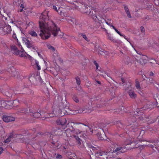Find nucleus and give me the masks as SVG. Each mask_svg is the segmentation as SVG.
I'll return each instance as SVG.
<instances>
[{
  "mask_svg": "<svg viewBox=\"0 0 159 159\" xmlns=\"http://www.w3.org/2000/svg\"><path fill=\"white\" fill-rule=\"evenodd\" d=\"M79 159H82V158H79Z\"/></svg>",
  "mask_w": 159,
  "mask_h": 159,
  "instance_id": "64",
  "label": "nucleus"
},
{
  "mask_svg": "<svg viewBox=\"0 0 159 159\" xmlns=\"http://www.w3.org/2000/svg\"><path fill=\"white\" fill-rule=\"evenodd\" d=\"M157 63V64H158L159 65V62Z\"/></svg>",
  "mask_w": 159,
  "mask_h": 159,
  "instance_id": "61",
  "label": "nucleus"
},
{
  "mask_svg": "<svg viewBox=\"0 0 159 159\" xmlns=\"http://www.w3.org/2000/svg\"><path fill=\"white\" fill-rule=\"evenodd\" d=\"M149 75L150 76H153L154 75V74L152 72H150Z\"/></svg>",
  "mask_w": 159,
  "mask_h": 159,
  "instance_id": "52",
  "label": "nucleus"
},
{
  "mask_svg": "<svg viewBox=\"0 0 159 159\" xmlns=\"http://www.w3.org/2000/svg\"><path fill=\"white\" fill-rule=\"evenodd\" d=\"M79 36H82L83 38L86 41L88 42H89V39L88 38L86 37V35L84 33H80L79 34Z\"/></svg>",
  "mask_w": 159,
  "mask_h": 159,
  "instance_id": "25",
  "label": "nucleus"
},
{
  "mask_svg": "<svg viewBox=\"0 0 159 159\" xmlns=\"http://www.w3.org/2000/svg\"><path fill=\"white\" fill-rule=\"evenodd\" d=\"M155 106H156L157 108L159 110V104L157 102V104L155 105V103L153 104V103H151L150 102H149L146 106H145L143 107V109L144 110H147L148 109H152Z\"/></svg>",
  "mask_w": 159,
  "mask_h": 159,
  "instance_id": "12",
  "label": "nucleus"
},
{
  "mask_svg": "<svg viewBox=\"0 0 159 159\" xmlns=\"http://www.w3.org/2000/svg\"><path fill=\"white\" fill-rule=\"evenodd\" d=\"M74 137L76 140L77 143L79 145H80L81 144L80 139L78 137L74 135Z\"/></svg>",
  "mask_w": 159,
  "mask_h": 159,
  "instance_id": "28",
  "label": "nucleus"
},
{
  "mask_svg": "<svg viewBox=\"0 0 159 159\" xmlns=\"http://www.w3.org/2000/svg\"><path fill=\"white\" fill-rule=\"evenodd\" d=\"M133 142L136 143V141H135L134 139H131V140L127 139L125 141L124 144L125 145H127L131 144Z\"/></svg>",
  "mask_w": 159,
  "mask_h": 159,
  "instance_id": "22",
  "label": "nucleus"
},
{
  "mask_svg": "<svg viewBox=\"0 0 159 159\" xmlns=\"http://www.w3.org/2000/svg\"><path fill=\"white\" fill-rule=\"evenodd\" d=\"M8 71L12 75V76H14L15 75L16 71L15 69L13 66H12L10 68L8 69Z\"/></svg>",
  "mask_w": 159,
  "mask_h": 159,
  "instance_id": "19",
  "label": "nucleus"
},
{
  "mask_svg": "<svg viewBox=\"0 0 159 159\" xmlns=\"http://www.w3.org/2000/svg\"><path fill=\"white\" fill-rule=\"evenodd\" d=\"M121 79L122 81L123 82V83H124V80L123 79L121 78Z\"/></svg>",
  "mask_w": 159,
  "mask_h": 159,
  "instance_id": "57",
  "label": "nucleus"
},
{
  "mask_svg": "<svg viewBox=\"0 0 159 159\" xmlns=\"http://www.w3.org/2000/svg\"><path fill=\"white\" fill-rule=\"evenodd\" d=\"M13 135L12 134H11L10 136L5 140V143H8L10 142L11 138L13 137Z\"/></svg>",
  "mask_w": 159,
  "mask_h": 159,
  "instance_id": "29",
  "label": "nucleus"
},
{
  "mask_svg": "<svg viewBox=\"0 0 159 159\" xmlns=\"http://www.w3.org/2000/svg\"><path fill=\"white\" fill-rule=\"evenodd\" d=\"M127 150V149L125 147H119L115 149H113V150H111L110 152L111 153H123L126 152Z\"/></svg>",
  "mask_w": 159,
  "mask_h": 159,
  "instance_id": "10",
  "label": "nucleus"
},
{
  "mask_svg": "<svg viewBox=\"0 0 159 159\" xmlns=\"http://www.w3.org/2000/svg\"><path fill=\"white\" fill-rule=\"evenodd\" d=\"M131 83L130 82H128L125 83L123 85V88L125 90H128L130 88Z\"/></svg>",
  "mask_w": 159,
  "mask_h": 159,
  "instance_id": "18",
  "label": "nucleus"
},
{
  "mask_svg": "<svg viewBox=\"0 0 159 159\" xmlns=\"http://www.w3.org/2000/svg\"><path fill=\"white\" fill-rule=\"evenodd\" d=\"M122 36L125 39L127 40V38H126V37L125 35H123V36Z\"/></svg>",
  "mask_w": 159,
  "mask_h": 159,
  "instance_id": "55",
  "label": "nucleus"
},
{
  "mask_svg": "<svg viewBox=\"0 0 159 159\" xmlns=\"http://www.w3.org/2000/svg\"><path fill=\"white\" fill-rule=\"evenodd\" d=\"M109 39L112 41H114L115 40L112 37H109Z\"/></svg>",
  "mask_w": 159,
  "mask_h": 159,
  "instance_id": "43",
  "label": "nucleus"
},
{
  "mask_svg": "<svg viewBox=\"0 0 159 159\" xmlns=\"http://www.w3.org/2000/svg\"><path fill=\"white\" fill-rule=\"evenodd\" d=\"M117 33L121 36H123V35L121 34L119 31L117 32Z\"/></svg>",
  "mask_w": 159,
  "mask_h": 159,
  "instance_id": "48",
  "label": "nucleus"
},
{
  "mask_svg": "<svg viewBox=\"0 0 159 159\" xmlns=\"http://www.w3.org/2000/svg\"><path fill=\"white\" fill-rule=\"evenodd\" d=\"M22 40L23 42L25 43V44L28 46L30 47L31 46V44L30 41L26 38H23Z\"/></svg>",
  "mask_w": 159,
  "mask_h": 159,
  "instance_id": "23",
  "label": "nucleus"
},
{
  "mask_svg": "<svg viewBox=\"0 0 159 159\" xmlns=\"http://www.w3.org/2000/svg\"><path fill=\"white\" fill-rule=\"evenodd\" d=\"M117 33L121 36H123V35L121 34L119 31L117 32Z\"/></svg>",
  "mask_w": 159,
  "mask_h": 159,
  "instance_id": "47",
  "label": "nucleus"
},
{
  "mask_svg": "<svg viewBox=\"0 0 159 159\" xmlns=\"http://www.w3.org/2000/svg\"><path fill=\"white\" fill-rule=\"evenodd\" d=\"M117 159H122L121 158H118Z\"/></svg>",
  "mask_w": 159,
  "mask_h": 159,
  "instance_id": "62",
  "label": "nucleus"
},
{
  "mask_svg": "<svg viewBox=\"0 0 159 159\" xmlns=\"http://www.w3.org/2000/svg\"><path fill=\"white\" fill-rule=\"evenodd\" d=\"M76 83L77 84L80 85V80L79 77H77L75 78Z\"/></svg>",
  "mask_w": 159,
  "mask_h": 159,
  "instance_id": "31",
  "label": "nucleus"
},
{
  "mask_svg": "<svg viewBox=\"0 0 159 159\" xmlns=\"http://www.w3.org/2000/svg\"><path fill=\"white\" fill-rule=\"evenodd\" d=\"M101 140H104V139H102V138H101Z\"/></svg>",
  "mask_w": 159,
  "mask_h": 159,
  "instance_id": "60",
  "label": "nucleus"
},
{
  "mask_svg": "<svg viewBox=\"0 0 159 159\" xmlns=\"http://www.w3.org/2000/svg\"><path fill=\"white\" fill-rule=\"evenodd\" d=\"M3 151V149H2V147H0V154H1L2 153Z\"/></svg>",
  "mask_w": 159,
  "mask_h": 159,
  "instance_id": "46",
  "label": "nucleus"
},
{
  "mask_svg": "<svg viewBox=\"0 0 159 159\" xmlns=\"http://www.w3.org/2000/svg\"><path fill=\"white\" fill-rule=\"evenodd\" d=\"M16 136L18 139H21L23 138V135L21 134H17Z\"/></svg>",
  "mask_w": 159,
  "mask_h": 159,
  "instance_id": "36",
  "label": "nucleus"
},
{
  "mask_svg": "<svg viewBox=\"0 0 159 159\" xmlns=\"http://www.w3.org/2000/svg\"><path fill=\"white\" fill-rule=\"evenodd\" d=\"M3 31L6 34H9L11 33V26L9 25H5L3 27H0V31Z\"/></svg>",
  "mask_w": 159,
  "mask_h": 159,
  "instance_id": "13",
  "label": "nucleus"
},
{
  "mask_svg": "<svg viewBox=\"0 0 159 159\" xmlns=\"http://www.w3.org/2000/svg\"><path fill=\"white\" fill-rule=\"evenodd\" d=\"M23 8H22L21 9L18 11H19L20 12H22L23 11Z\"/></svg>",
  "mask_w": 159,
  "mask_h": 159,
  "instance_id": "53",
  "label": "nucleus"
},
{
  "mask_svg": "<svg viewBox=\"0 0 159 159\" xmlns=\"http://www.w3.org/2000/svg\"><path fill=\"white\" fill-rule=\"evenodd\" d=\"M99 15H98L97 16V15H93L92 14L91 15L92 16V18L94 20L96 21L98 20L99 22H102L103 20H104L105 22V23L107 25H108L109 22L107 21L106 20H105L103 18V14L102 11H99V12H98Z\"/></svg>",
  "mask_w": 159,
  "mask_h": 159,
  "instance_id": "9",
  "label": "nucleus"
},
{
  "mask_svg": "<svg viewBox=\"0 0 159 159\" xmlns=\"http://www.w3.org/2000/svg\"><path fill=\"white\" fill-rule=\"evenodd\" d=\"M136 112H137V113H138V114H139V113L136 111Z\"/></svg>",
  "mask_w": 159,
  "mask_h": 159,
  "instance_id": "63",
  "label": "nucleus"
},
{
  "mask_svg": "<svg viewBox=\"0 0 159 159\" xmlns=\"http://www.w3.org/2000/svg\"><path fill=\"white\" fill-rule=\"evenodd\" d=\"M2 119L3 120L6 122H9L15 120V117L6 115L3 116Z\"/></svg>",
  "mask_w": 159,
  "mask_h": 159,
  "instance_id": "15",
  "label": "nucleus"
},
{
  "mask_svg": "<svg viewBox=\"0 0 159 159\" xmlns=\"http://www.w3.org/2000/svg\"><path fill=\"white\" fill-rule=\"evenodd\" d=\"M22 50V51H20L18 49L17 47L15 45H13L11 46V48L13 53L16 55H19L20 57H24L25 58H26V52H25L24 49L22 48V46L20 45Z\"/></svg>",
  "mask_w": 159,
  "mask_h": 159,
  "instance_id": "7",
  "label": "nucleus"
},
{
  "mask_svg": "<svg viewBox=\"0 0 159 159\" xmlns=\"http://www.w3.org/2000/svg\"><path fill=\"white\" fill-rule=\"evenodd\" d=\"M0 102L1 103H0V107L9 109H11L13 107H17L19 104V101L18 99L10 101L8 102L7 104V102L4 100H0Z\"/></svg>",
  "mask_w": 159,
  "mask_h": 159,
  "instance_id": "5",
  "label": "nucleus"
},
{
  "mask_svg": "<svg viewBox=\"0 0 159 159\" xmlns=\"http://www.w3.org/2000/svg\"><path fill=\"white\" fill-rule=\"evenodd\" d=\"M48 13V11L45 10L39 16V23L41 32L39 35L43 39H48L51 34L54 37L57 36L60 31V29L55 23L49 20Z\"/></svg>",
  "mask_w": 159,
  "mask_h": 159,
  "instance_id": "1",
  "label": "nucleus"
},
{
  "mask_svg": "<svg viewBox=\"0 0 159 159\" xmlns=\"http://www.w3.org/2000/svg\"><path fill=\"white\" fill-rule=\"evenodd\" d=\"M131 119L133 120V121H132L133 124H131V129L134 131L139 130V128H138L137 127L138 126L137 122H136V121L135 118L133 116L132 117Z\"/></svg>",
  "mask_w": 159,
  "mask_h": 159,
  "instance_id": "11",
  "label": "nucleus"
},
{
  "mask_svg": "<svg viewBox=\"0 0 159 159\" xmlns=\"http://www.w3.org/2000/svg\"><path fill=\"white\" fill-rule=\"evenodd\" d=\"M74 130V128L72 126L70 128V129L66 130L65 131V133L67 137H71L73 135Z\"/></svg>",
  "mask_w": 159,
  "mask_h": 159,
  "instance_id": "14",
  "label": "nucleus"
},
{
  "mask_svg": "<svg viewBox=\"0 0 159 159\" xmlns=\"http://www.w3.org/2000/svg\"><path fill=\"white\" fill-rule=\"evenodd\" d=\"M80 3L83 6L82 7L80 11L83 13H85L87 15H89L92 17L91 14L99 15L98 12L101 11V8L98 9L99 7L98 6V3L95 4V2L89 1V0H83Z\"/></svg>",
  "mask_w": 159,
  "mask_h": 159,
  "instance_id": "2",
  "label": "nucleus"
},
{
  "mask_svg": "<svg viewBox=\"0 0 159 159\" xmlns=\"http://www.w3.org/2000/svg\"><path fill=\"white\" fill-rule=\"evenodd\" d=\"M135 87L136 88V89L139 90V91H141V88L140 87L139 82L137 81V80H136V82H135Z\"/></svg>",
  "mask_w": 159,
  "mask_h": 159,
  "instance_id": "24",
  "label": "nucleus"
},
{
  "mask_svg": "<svg viewBox=\"0 0 159 159\" xmlns=\"http://www.w3.org/2000/svg\"><path fill=\"white\" fill-rule=\"evenodd\" d=\"M29 34L32 37H37V33L34 31H31L30 32Z\"/></svg>",
  "mask_w": 159,
  "mask_h": 159,
  "instance_id": "30",
  "label": "nucleus"
},
{
  "mask_svg": "<svg viewBox=\"0 0 159 159\" xmlns=\"http://www.w3.org/2000/svg\"><path fill=\"white\" fill-rule=\"evenodd\" d=\"M124 8L125 11H129V9L128 7L126 6L125 5L124 7Z\"/></svg>",
  "mask_w": 159,
  "mask_h": 159,
  "instance_id": "38",
  "label": "nucleus"
},
{
  "mask_svg": "<svg viewBox=\"0 0 159 159\" xmlns=\"http://www.w3.org/2000/svg\"><path fill=\"white\" fill-rule=\"evenodd\" d=\"M66 120L65 118H61L58 120L57 121V125H60V129H58L56 131V135H61L62 134V132L64 131L66 127Z\"/></svg>",
  "mask_w": 159,
  "mask_h": 159,
  "instance_id": "6",
  "label": "nucleus"
},
{
  "mask_svg": "<svg viewBox=\"0 0 159 159\" xmlns=\"http://www.w3.org/2000/svg\"><path fill=\"white\" fill-rule=\"evenodd\" d=\"M141 31L142 33H143L145 31V29L143 26H141Z\"/></svg>",
  "mask_w": 159,
  "mask_h": 159,
  "instance_id": "39",
  "label": "nucleus"
},
{
  "mask_svg": "<svg viewBox=\"0 0 159 159\" xmlns=\"http://www.w3.org/2000/svg\"><path fill=\"white\" fill-rule=\"evenodd\" d=\"M139 93L140 94V95L142 96H143V93L141 91H139Z\"/></svg>",
  "mask_w": 159,
  "mask_h": 159,
  "instance_id": "45",
  "label": "nucleus"
},
{
  "mask_svg": "<svg viewBox=\"0 0 159 159\" xmlns=\"http://www.w3.org/2000/svg\"><path fill=\"white\" fill-rule=\"evenodd\" d=\"M12 37L14 39H15L16 38V34H13L12 35Z\"/></svg>",
  "mask_w": 159,
  "mask_h": 159,
  "instance_id": "51",
  "label": "nucleus"
},
{
  "mask_svg": "<svg viewBox=\"0 0 159 159\" xmlns=\"http://www.w3.org/2000/svg\"><path fill=\"white\" fill-rule=\"evenodd\" d=\"M148 60V57L145 55L140 56V61L141 62L142 61L144 63H146Z\"/></svg>",
  "mask_w": 159,
  "mask_h": 159,
  "instance_id": "21",
  "label": "nucleus"
},
{
  "mask_svg": "<svg viewBox=\"0 0 159 159\" xmlns=\"http://www.w3.org/2000/svg\"><path fill=\"white\" fill-rule=\"evenodd\" d=\"M125 12H126V13L127 16L129 18H131V15L130 14L129 11H125Z\"/></svg>",
  "mask_w": 159,
  "mask_h": 159,
  "instance_id": "35",
  "label": "nucleus"
},
{
  "mask_svg": "<svg viewBox=\"0 0 159 159\" xmlns=\"http://www.w3.org/2000/svg\"><path fill=\"white\" fill-rule=\"evenodd\" d=\"M58 2L59 3V5L61 6H65L66 5V2H68V3L71 4V6H70L73 8L77 9L78 6L77 5L78 4V2L75 0H67V1H65L64 0H58Z\"/></svg>",
  "mask_w": 159,
  "mask_h": 159,
  "instance_id": "8",
  "label": "nucleus"
},
{
  "mask_svg": "<svg viewBox=\"0 0 159 159\" xmlns=\"http://www.w3.org/2000/svg\"><path fill=\"white\" fill-rule=\"evenodd\" d=\"M19 113H24L25 114H30L31 116H33L36 118H40L44 120L46 118L45 117L46 116L47 114L44 115L41 112H37V110L33 109L32 107H29L28 108L25 110L23 108H21L18 111Z\"/></svg>",
  "mask_w": 159,
  "mask_h": 159,
  "instance_id": "3",
  "label": "nucleus"
},
{
  "mask_svg": "<svg viewBox=\"0 0 159 159\" xmlns=\"http://www.w3.org/2000/svg\"><path fill=\"white\" fill-rule=\"evenodd\" d=\"M112 28L115 30V31L117 33L118 30L114 26H112Z\"/></svg>",
  "mask_w": 159,
  "mask_h": 159,
  "instance_id": "44",
  "label": "nucleus"
},
{
  "mask_svg": "<svg viewBox=\"0 0 159 159\" xmlns=\"http://www.w3.org/2000/svg\"><path fill=\"white\" fill-rule=\"evenodd\" d=\"M97 106L98 107H102V106H100V105H99L98 104H97Z\"/></svg>",
  "mask_w": 159,
  "mask_h": 159,
  "instance_id": "56",
  "label": "nucleus"
},
{
  "mask_svg": "<svg viewBox=\"0 0 159 159\" xmlns=\"http://www.w3.org/2000/svg\"><path fill=\"white\" fill-rule=\"evenodd\" d=\"M65 109H66V107L62 110L59 107H56L54 108L52 113L47 114V116L45 117L48 118L55 116H63L65 115L66 113H68L67 111L65 110Z\"/></svg>",
  "mask_w": 159,
  "mask_h": 159,
  "instance_id": "4",
  "label": "nucleus"
},
{
  "mask_svg": "<svg viewBox=\"0 0 159 159\" xmlns=\"http://www.w3.org/2000/svg\"><path fill=\"white\" fill-rule=\"evenodd\" d=\"M68 21L72 22L73 24H74L76 22L75 19L71 17H70L69 19H68Z\"/></svg>",
  "mask_w": 159,
  "mask_h": 159,
  "instance_id": "32",
  "label": "nucleus"
},
{
  "mask_svg": "<svg viewBox=\"0 0 159 159\" xmlns=\"http://www.w3.org/2000/svg\"><path fill=\"white\" fill-rule=\"evenodd\" d=\"M20 7L21 8H24V5L22 4H21L20 6Z\"/></svg>",
  "mask_w": 159,
  "mask_h": 159,
  "instance_id": "54",
  "label": "nucleus"
},
{
  "mask_svg": "<svg viewBox=\"0 0 159 159\" xmlns=\"http://www.w3.org/2000/svg\"><path fill=\"white\" fill-rule=\"evenodd\" d=\"M56 157L57 158L61 159L62 158V157L61 155H59V154H58L57 156Z\"/></svg>",
  "mask_w": 159,
  "mask_h": 159,
  "instance_id": "40",
  "label": "nucleus"
},
{
  "mask_svg": "<svg viewBox=\"0 0 159 159\" xmlns=\"http://www.w3.org/2000/svg\"><path fill=\"white\" fill-rule=\"evenodd\" d=\"M35 64H36V66L37 67V69L39 70L41 69V68H40V66H39V61H36Z\"/></svg>",
  "mask_w": 159,
  "mask_h": 159,
  "instance_id": "33",
  "label": "nucleus"
},
{
  "mask_svg": "<svg viewBox=\"0 0 159 159\" xmlns=\"http://www.w3.org/2000/svg\"><path fill=\"white\" fill-rule=\"evenodd\" d=\"M69 159H74V158H70Z\"/></svg>",
  "mask_w": 159,
  "mask_h": 159,
  "instance_id": "59",
  "label": "nucleus"
},
{
  "mask_svg": "<svg viewBox=\"0 0 159 159\" xmlns=\"http://www.w3.org/2000/svg\"><path fill=\"white\" fill-rule=\"evenodd\" d=\"M106 20L109 22H110L111 21V19H107V20Z\"/></svg>",
  "mask_w": 159,
  "mask_h": 159,
  "instance_id": "50",
  "label": "nucleus"
},
{
  "mask_svg": "<svg viewBox=\"0 0 159 159\" xmlns=\"http://www.w3.org/2000/svg\"><path fill=\"white\" fill-rule=\"evenodd\" d=\"M128 94L130 97L132 99H135L137 97V95L134 91L131 89L129 90Z\"/></svg>",
  "mask_w": 159,
  "mask_h": 159,
  "instance_id": "16",
  "label": "nucleus"
},
{
  "mask_svg": "<svg viewBox=\"0 0 159 159\" xmlns=\"http://www.w3.org/2000/svg\"><path fill=\"white\" fill-rule=\"evenodd\" d=\"M110 27H112V26H114L112 25V23H111V21L110 22H109L108 25Z\"/></svg>",
  "mask_w": 159,
  "mask_h": 159,
  "instance_id": "42",
  "label": "nucleus"
},
{
  "mask_svg": "<svg viewBox=\"0 0 159 159\" xmlns=\"http://www.w3.org/2000/svg\"><path fill=\"white\" fill-rule=\"evenodd\" d=\"M97 82L98 83L100 84V82L99 81H98Z\"/></svg>",
  "mask_w": 159,
  "mask_h": 159,
  "instance_id": "58",
  "label": "nucleus"
},
{
  "mask_svg": "<svg viewBox=\"0 0 159 159\" xmlns=\"http://www.w3.org/2000/svg\"><path fill=\"white\" fill-rule=\"evenodd\" d=\"M61 8L59 7L58 9H57V7L56 6L54 5H53L52 6V9L53 10L57 12L58 13L60 14V15L61 16L63 15V16H65L64 15L63 13L62 12V11L61 10Z\"/></svg>",
  "mask_w": 159,
  "mask_h": 159,
  "instance_id": "17",
  "label": "nucleus"
},
{
  "mask_svg": "<svg viewBox=\"0 0 159 159\" xmlns=\"http://www.w3.org/2000/svg\"><path fill=\"white\" fill-rule=\"evenodd\" d=\"M108 152H103L99 151L97 152V154H98V155L100 156H105V157L107 158L108 157L107 154Z\"/></svg>",
  "mask_w": 159,
  "mask_h": 159,
  "instance_id": "20",
  "label": "nucleus"
},
{
  "mask_svg": "<svg viewBox=\"0 0 159 159\" xmlns=\"http://www.w3.org/2000/svg\"><path fill=\"white\" fill-rule=\"evenodd\" d=\"M117 33L121 36H123V35L121 34L119 31L117 32Z\"/></svg>",
  "mask_w": 159,
  "mask_h": 159,
  "instance_id": "49",
  "label": "nucleus"
},
{
  "mask_svg": "<svg viewBox=\"0 0 159 159\" xmlns=\"http://www.w3.org/2000/svg\"><path fill=\"white\" fill-rule=\"evenodd\" d=\"M93 63L96 66V70H99V69H98V68L99 67L98 64L97 63L96 61H94L93 62Z\"/></svg>",
  "mask_w": 159,
  "mask_h": 159,
  "instance_id": "34",
  "label": "nucleus"
},
{
  "mask_svg": "<svg viewBox=\"0 0 159 159\" xmlns=\"http://www.w3.org/2000/svg\"><path fill=\"white\" fill-rule=\"evenodd\" d=\"M75 124H76V125H79V124H81L83 125H84L85 126H87V125H85V124H81V123H75ZM87 126L89 127V128L90 129H91L89 127V126Z\"/></svg>",
  "mask_w": 159,
  "mask_h": 159,
  "instance_id": "41",
  "label": "nucleus"
},
{
  "mask_svg": "<svg viewBox=\"0 0 159 159\" xmlns=\"http://www.w3.org/2000/svg\"><path fill=\"white\" fill-rule=\"evenodd\" d=\"M48 48L49 49H52V50L53 51L55 50L54 48L52 46H51V45L48 46Z\"/></svg>",
  "mask_w": 159,
  "mask_h": 159,
  "instance_id": "37",
  "label": "nucleus"
},
{
  "mask_svg": "<svg viewBox=\"0 0 159 159\" xmlns=\"http://www.w3.org/2000/svg\"><path fill=\"white\" fill-rule=\"evenodd\" d=\"M72 99L76 103H78L79 102V99L76 95H74Z\"/></svg>",
  "mask_w": 159,
  "mask_h": 159,
  "instance_id": "26",
  "label": "nucleus"
},
{
  "mask_svg": "<svg viewBox=\"0 0 159 159\" xmlns=\"http://www.w3.org/2000/svg\"><path fill=\"white\" fill-rule=\"evenodd\" d=\"M122 110H123V111H125L124 110V107H123V106L121 107V110H120L119 109H117L115 111V112H116V113L118 114L120 113V111H122Z\"/></svg>",
  "mask_w": 159,
  "mask_h": 159,
  "instance_id": "27",
  "label": "nucleus"
}]
</instances>
